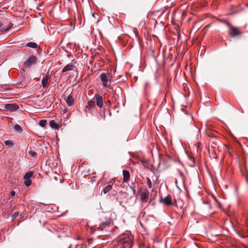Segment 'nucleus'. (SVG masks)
<instances>
[{
    "label": "nucleus",
    "mask_w": 248,
    "mask_h": 248,
    "mask_svg": "<svg viewBox=\"0 0 248 248\" xmlns=\"http://www.w3.org/2000/svg\"><path fill=\"white\" fill-rule=\"evenodd\" d=\"M100 78L103 86L105 87H109L110 85V82L112 79V77L109 73H102L100 75Z\"/></svg>",
    "instance_id": "obj_1"
},
{
    "label": "nucleus",
    "mask_w": 248,
    "mask_h": 248,
    "mask_svg": "<svg viewBox=\"0 0 248 248\" xmlns=\"http://www.w3.org/2000/svg\"><path fill=\"white\" fill-rule=\"evenodd\" d=\"M227 25L229 30V34L232 37L240 36L242 34V33L239 28L232 26L228 22H227Z\"/></svg>",
    "instance_id": "obj_2"
},
{
    "label": "nucleus",
    "mask_w": 248,
    "mask_h": 248,
    "mask_svg": "<svg viewBox=\"0 0 248 248\" xmlns=\"http://www.w3.org/2000/svg\"><path fill=\"white\" fill-rule=\"evenodd\" d=\"M51 76L49 73L47 72L45 76L43 77L42 80V86L44 89L47 88L50 82Z\"/></svg>",
    "instance_id": "obj_3"
},
{
    "label": "nucleus",
    "mask_w": 248,
    "mask_h": 248,
    "mask_svg": "<svg viewBox=\"0 0 248 248\" xmlns=\"http://www.w3.org/2000/svg\"><path fill=\"white\" fill-rule=\"evenodd\" d=\"M37 61V58L34 56H30L28 60H27L24 63V66L25 67L29 68L32 64L36 63Z\"/></svg>",
    "instance_id": "obj_4"
},
{
    "label": "nucleus",
    "mask_w": 248,
    "mask_h": 248,
    "mask_svg": "<svg viewBox=\"0 0 248 248\" xmlns=\"http://www.w3.org/2000/svg\"><path fill=\"white\" fill-rule=\"evenodd\" d=\"M33 174L32 171H28L24 175V184L27 186H29L31 185V178Z\"/></svg>",
    "instance_id": "obj_5"
},
{
    "label": "nucleus",
    "mask_w": 248,
    "mask_h": 248,
    "mask_svg": "<svg viewBox=\"0 0 248 248\" xmlns=\"http://www.w3.org/2000/svg\"><path fill=\"white\" fill-rule=\"evenodd\" d=\"M93 99H95L96 105L99 108H101L103 107L104 99L102 96L96 93L94 96Z\"/></svg>",
    "instance_id": "obj_6"
},
{
    "label": "nucleus",
    "mask_w": 248,
    "mask_h": 248,
    "mask_svg": "<svg viewBox=\"0 0 248 248\" xmlns=\"http://www.w3.org/2000/svg\"><path fill=\"white\" fill-rule=\"evenodd\" d=\"M4 108L7 111L13 112L17 110L19 107L16 104H6L5 105Z\"/></svg>",
    "instance_id": "obj_7"
},
{
    "label": "nucleus",
    "mask_w": 248,
    "mask_h": 248,
    "mask_svg": "<svg viewBox=\"0 0 248 248\" xmlns=\"http://www.w3.org/2000/svg\"><path fill=\"white\" fill-rule=\"evenodd\" d=\"M110 224L111 222L109 221L103 222L99 225L98 229L102 231H107Z\"/></svg>",
    "instance_id": "obj_8"
},
{
    "label": "nucleus",
    "mask_w": 248,
    "mask_h": 248,
    "mask_svg": "<svg viewBox=\"0 0 248 248\" xmlns=\"http://www.w3.org/2000/svg\"><path fill=\"white\" fill-rule=\"evenodd\" d=\"M49 174L52 177H53V178L56 181H60V183L62 182V179H61V177L60 176V174L57 172V171H49Z\"/></svg>",
    "instance_id": "obj_9"
},
{
    "label": "nucleus",
    "mask_w": 248,
    "mask_h": 248,
    "mask_svg": "<svg viewBox=\"0 0 248 248\" xmlns=\"http://www.w3.org/2000/svg\"><path fill=\"white\" fill-rule=\"evenodd\" d=\"M160 201L161 202L164 203L167 205H170L172 204L171 197L169 195L164 199H161Z\"/></svg>",
    "instance_id": "obj_10"
},
{
    "label": "nucleus",
    "mask_w": 248,
    "mask_h": 248,
    "mask_svg": "<svg viewBox=\"0 0 248 248\" xmlns=\"http://www.w3.org/2000/svg\"><path fill=\"white\" fill-rule=\"evenodd\" d=\"M65 101L67 103V104L69 106H72L74 105V99L72 96V95H69L66 98H65Z\"/></svg>",
    "instance_id": "obj_11"
},
{
    "label": "nucleus",
    "mask_w": 248,
    "mask_h": 248,
    "mask_svg": "<svg viewBox=\"0 0 248 248\" xmlns=\"http://www.w3.org/2000/svg\"><path fill=\"white\" fill-rule=\"evenodd\" d=\"M74 67V65L72 63L67 64L63 68L62 72L64 73L68 71L73 70Z\"/></svg>",
    "instance_id": "obj_12"
},
{
    "label": "nucleus",
    "mask_w": 248,
    "mask_h": 248,
    "mask_svg": "<svg viewBox=\"0 0 248 248\" xmlns=\"http://www.w3.org/2000/svg\"><path fill=\"white\" fill-rule=\"evenodd\" d=\"M123 183L127 182L130 179V175L129 171H123Z\"/></svg>",
    "instance_id": "obj_13"
},
{
    "label": "nucleus",
    "mask_w": 248,
    "mask_h": 248,
    "mask_svg": "<svg viewBox=\"0 0 248 248\" xmlns=\"http://www.w3.org/2000/svg\"><path fill=\"white\" fill-rule=\"evenodd\" d=\"M140 200L143 202H145L148 199V192H142L140 195Z\"/></svg>",
    "instance_id": "obj_14"
},
{
    "label": "nucleus",
    "mask_w": 248,
    "mask_h": 248,
    "mask_svg": "<svg viewBox=\"0 0 248 248\" xmlns=\"http://www.w3.org/2000/svg\"><path fill=\"white\" fill-rule=\"evenodd\" d=\"M196 163V160L193 157H189L188 159L187 164L191 167H194Z\"/></svg>",
    "instance_id": "obj_15"
},
{
    "label": "nucleus",
    "mask_w": 248,
    "mask_h": 248,
    "mask_svg": "<svg viewBox=\"0 0 248 248\" xmlns=\"http://www.w3.org/2000/svg\"><path fill=\"white\" fill-rule=\"evenodd\" d=\"M49 124L51 127L53 128L58 129L59 127V124H57L54 120L50 121Z\"/></svg>",
    "instance_id": "obj_16"
},
{
    "label": "nucleus",
    "mask_w": 248,
    "mask_h": 248,
    "mask_svg": "<svg viewBox=\"0 0 248 248\" xmlns=\"http://www.w3.org/2000/svg\"><path fill=\"white\" fill-rule=\"evenodd\" d=\"M139 162L141 163V164L145 168L149 169V167L148 166L149 165V164L148 163V161L147 160H140L139 161Z\"/></svg>",
    "instance_id": "obj_17"
},
{
    "label": "nucleus",
    "mask_w": 248,
    "mask_h": 248,
    "mask_svg": "<svg viewBox=\"0 0 248 248\" xmlns=\"http://www.w3.org/2000/svg\"><path fill=\"white\" fill-rule=\"evenodd\" d=\"M72 171H70V172H71L70 174H69L68 173H63V174L62 173V181L63 180H66V179L70 180V178L71 177V176H72Z\"/></svg>",
    "instance_id": "obj_18"
},
{
    "label": "nucleus",
    "mask_w": 248,
    "mask_h": 248,
    "mask_svg": "<svg viewBox=\"0 0 248 248\" xmlns=\"http://www.w3.org/2000/svg\"><path fill=\"white\" fill-rule=\"evenodd\" d=\"M112 186L111 185H107L104 188L103 191L104 194H107L112 189Z\"/></svg>",
    "instance_id": "obj_19"
},
{
    "label": "nucleus",
    "mask_w": 248,
    "mask_h": 248,
    "mask_svg": "<svg viewBox=\"0 0 248 248\" xmlns=\"http://www.w3.org/2000/svg\"><path fill=\"white\" fill-rule=\"evenodd\" d=\"M26 46L31 48H37L38 47V45L36 43L32 42L28 43Z\"/></svg>",
    "instance_id": "obj_20"
},
{
    "label": "nucleus",
    "mask_w": 248,
    "mask_h": 248,
    "mask_svg": "<svg viewBox=\"0 0 248 248\" xmlns=\"http://www.w3.org/2000/svg\"><path fill=\"white\" fill-rule=\"evenodd\" d=\"M88 105L91 108L94 107L95 105V100H94V99H93V100L89 101L88 102Z\"/></svg>",
    "instance_id": "obj_21"
},
{
    "label": "nucleus",
    "mask_w": 248,
    "mask_h": 248,
    "mask_svg": "<svg viewBox=\"0 0 248 248\" xmlns=\"http://www.w3.org/2000/svg\"><path fill=\"white\" fill-rule=\"evenodd\" d=\"M29 154L31 157L33 158H36L37 157V153L32 150H30L29 152Z\"/></svg>",
    "instance_id": "obj_22"
},
{
    "label": "nucleus",
    "mask_w": 248,
    "mask_h": 248,
    "mask_svg": "<svg viewBox=\"0 0 248 248\" xmlns=\"http://www.w3.org/2000/svg\"><path fill=\"white\" fill-rule=\"evenodd\" d=\"M6 145L8 146L9 147L12 148L14 145V143L12 140H7L4 142Z\"/></svg>",
    "instance_id": "obj_23"
},
{
    "label": "nucleus",
    "mask_w": 248,
    "mask_h": 248,
    "mask_svg": "<svg viewBox=\"0 0 248 248\" xmlns=\"http://www.w3.org/2000/svg\"><path fill=\"white\" fill-rule=\"evenodd\" d=\"M46 123L47 121L46 120H41L39 121V124L41 127H44L46 126Z\"/></svg>",
    "instance_id": "obj_24"
},
{
    "label": "nucleus",
    "mask_w": 248,
    "mask_h": 248,
    "mask_svg": "<svg viewBox=\"0 0 248 248\" xmlns=\"http://www.w3.org/2000/svg\"><path fill=\"white\" fill-rule=\"evenodd\" d=\"M14 129L16 131H18V132H21L22 131V128H21V126L18 124H16L14 126Z\"/></svg>",
    "instance_id": "obj_25"
},
{
    "label": "nucleus",
    "mask_w": 248,
    "mask_h": 248,
    "mask_svg": "<svg viewBox=\"0 0 248 248\" xmlns=\"http://www.w3.org/2000/svg\"><path fill=\"white\" fill-rule=\"evenodd\" d=\"M147 183L149 188H151L152 187V182L151 180L149 178H147Z\"/></svg>",
    "instance_id": "obj_26"
},
{
    "label": "nucleus",
    "mask_w": 248,
    "mask_h": 248,
    "mask_svg": "<svg viewBox=\"0 0 248 248\" xmlns=\"http://www.w3.org/2000/svg\"><path fill=\"white\" fill-rule=\"evenodd\" d=\"M243 175L245 177L247 182L248 183V171H244Z\"/></svg>",
    "instance_id": "obj_27"
},
{
    "label": "nucleus",
    "mask_w": 248,
    "mask_h": 248,
    "mask_svg": "<svg viewBox=\"0 0 248 248\" xmlns=\"http://www.w3.org/2000/svg\"><path fill=\"white\" fill-rule=\"evenodd\" d=\"M179 177L181 178L183 181H184V174L182 171H179Z\"/></svg>",
    "instance_id": "obj_28"
},
{
    "label": "nucleus",
    "mask_w": 248,
    "mask_h": 248,
    "mask_svg": "<svg viewBox=\"0 0 248 248\" xmlns=\"http://www.w3.org/2000/svg\"><path fill=\"white\" fill-rule=\"evenodd\" d=\"M13 26V23H10L8 24V28H6V29H4V31H8L9 29H10V28H12Z\"/></svg>",
    "instance_id": "obj_29"
},
{
    "label": "nucleus",
    "mask_w": 248,
    "mask_h": 248,
    "mask_svg": "<svg viewBox=\"0 0 248 248\" xmlns=\"http://www.w3.org/2000/svg\"><path fill=\"white\" fill-rule=\"evenodd\" d=\"M150 87V84L148 83H146L144 85L145 90H147L148 88Z\"/></svg>",
    "instance_id": "obj_30"
},
{
    "label": "nucleus",
    "mask_w": 248,
    "mask_h": 248,
    "mask_svg": "<svg viewBox=\"0 0 248 248\" xmlns=\"http://www.w3.org/2000/svg\"><path fill=\"white\" fill-rule=\"evenodd\" d=\"M16 194V192L14 191V190H12L11 192V196L12 197H14Z\"/></svg>",
    "instance_id": "obj_31"
},
{
    "label": "nucleus",
    "mask_w": 248,
    "mask_h": 248,
    "mask_svg": "<svg viewBox=\"0 0 248 248\" xmlns=\"http://www.w3.org/2000/svg\"><path fill=\"white\" fill-rule=\"evenodd\" d=\"M18 212H15L14 214V217H17L18 216Z\"/></svg>",
    "instance_id": "obj_32"
},
{
    "label": "nucleus",
    "mask_w": 248,
    "mask_h": 248,
    "mask_svg": "<svg viewBox=\"0 0 248 248\" xmlns=\"http://www.w3.org/2000/svg\"><path fill=\"white\" fill-rule=\"evenodd\" d=\"M88 110V107H87V106H86V107H85V111H86V112H87Z\"/></svg>",
    "instance_id": "obj_33"
},
{
    "label": "nucleus",
    "mask_w": 248,
    "mask_h": 248,
    "mask_svg": "<svg viewBox=\"0 0 248 248\" xmlns=\"http://www.w3.org/2000/svg\"><path fill=\"white\" fill-rule=\"evenodd\" d=\"M175 184H176V185H177V179H176V180H175Z\"/></svg>",
    "instance_id": "obj_34"
},
{
    "label": "nucleus",
    "mask_w": 248,
    "mask_h": 248,
    "mask_svg": "<svg viewBox=\"0 0 248 248\" xmlns=\"http://www.w3.org/2000/svg\"><path fill=\"white\" fill-rule=\"evenodd\" d=\"M208 173H209V174H210V175H211V174L210 173V171H208Z\"/></svg>",
    "instance_id": "obj_35"
},
{
    "label": "nucleus",
    "mask_w": 248,
    "mask_h": 248,
    "mask_svg": "<svg viewBox=\"0 0 248 248\" xmlns=\"http://www.w3.org/2000/svg\"><path fill=\"white\" fill-rule=\"evenodd\" d=\"M104 118L105 119V115L104 114Z\"/></svg>",
    "instance_id": "obj_36"
}]
</instances>
